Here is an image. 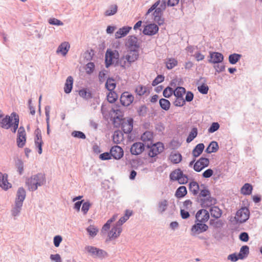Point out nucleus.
<instances>
[{"mask_svg":"<svg viewBox=\"0 0 262 262\" xmlns=\"http://www.w3.org/2000/svg\"><path fill=\"white\" fill-rule=\"evenodd\" d=\"M46 182L45 176L41 173L31 176L26 181V186L30 191L36 190L38 187L43 185Z\"/></svg>","mask_w":262,"mask_h":262,"instance_id":"1","label":"nucleus"},{"mask_svg":"<svg viewBox=\"0 0 262 262\" xmlns=\"http://www.w3.org/2000/svg\"><path fill=\"white\" fill-rule=\"evenodd\" d=\"M128 54L122 57L119 60V64L121 67L125 68L126 66L129 67V64L135 62L139 57L138 50L129 49Z\"/></svg>","mask_w":262,"mask_h":262,"instance_id":"2","label":"nucleus"},{"mask_svg":"<svg viewBox=\"0 0 262 262\" xmlns=\"http://www.w3.org/2000/svg\"><path fill=\"white\" fill-rule=\"evenodd\" d=\"M85 250L94 258L103 259L107 256V253L103 250L94 246H86Z\"/></svg>","mask_w":262,"mask_h":262,"instance_id":"3","label":"nucleus"},{"mask_svg":"<svg viewBox=\"0 0 262 262\" xmlns=\"http://www.w3.org/2000/svg\"><path fill=\"white\" fill-rule=\"evenodd\" d=\"M119 58V54L117 51L107 49L105 56L106 67L108 68L115 62H117Z\"/></svg>","mask_w":262,"mask_h":262,"instance_id":"4","label":"nucleus"},{"mask_svg":"<svg viewBox=\"0 0 262 262\" xmlns=\"http://www.w3.org/2000/svg\"><path fill=\"white\" fill-rule=\"evenodd\" d=\"M170 179L172 181H177L180 184H186L188 181L187 175L183 174L180 169H177L173 171L170 174Z\"/></svg>","mask_w":262,"mask_h":262,"instance_id":"5","label":"nucleus"},{"mask_svg":"<svg viewBox=\"0 0 262 262\" xmlns=\"http://www.w3.org/2000/svg\"><path fill=\"white\" fill-rule=\"evenodd\" d=\"M147 147L150 148L148 155L150 157H154L156 156L157 155L161 152L164 149L163 145L162 143L160 142L153 144L151 147H150L149 144H148Z\"/></svg>","mask_w":262,"mask_h":262,"instance_id":"6","label":"nucleus"},{"mask_svg":"<svg viewBox=\"0 0 262 262\" xmlns=\"http://www.w3.org/2000/svg\"><path fill=\"white\" fill-rule=\"evenodd\" d=\"M208 228L206 224L203 223L198 222L193 225L191 229V235L195 236L197 234L204 232L207 230Z\"/></svg>","mask_w":262,"mask_h":262,"instance_id":"7","label":"nucleus"},{"mask_svg":"<svg viewBox=\"0 0 262 262\" xmlns=\"http://www.w3.org/2000/svg\"><path fill=\"white\" fill-rule=\"evenodd\" d=\"M249 217V211L246 208L244 207L238 210L236 213V219L240 223L245 222Z\"/></svg>","mask_w":262,"mask_h":262,"instance_id":"8","label":"nucleus"},{"mask_svg":"<svg viewBox=\"0 0 262 262\" xmlns=\"http://www.w3.org/2000/svg\"><path fill=\"white\" fill-rule=\"evenodd\" d=\"M209 164V160L206 158H201L193 165V169L195 171L200 172Z\"/></svg>","mask_w":262,"mask_h":262,"instance_id":"9","label":"nucleus"},{"mask_svg":"<svg viewBox=\"0 0 262 262\" xmlns=\"http://www.w3.org/2000/svg\"><path fill=\"white\" fill-rule=\"evenodd\" d=\"M26 135L24 127L20 126L18 128L17 133V143L18 147H23L25 145L26 141Z\"/></svg>","mask_w":262,"mask_h":262,"instance_id":"10","label":"nucleus"},{"mask_svg":"<svg viewBox=\"0 0 262 262\" xmlns=\"http://www.w3.org/2000/svg\"><path fill=\"white\" fill-rule=\"evenodd\" d=\"M195 218L196 222L205 223L209 219V212L205 209H201L196 213Z\"/></svg>","mask_w":262,"mask_h":262,"instance_id":"11","label":"nucleus"},{"mask_svg":"<svg viewBox=\"0 0 262 262\" xmlns=\"http://www.w3.org/2000/svg\"><path fill=\"white\" fill-rule=\"evenodd\" d=\"M145 149V145L141 142L134 143L130 147V151L133 155H139Z\"/></svg>","mask_w":262,"mask_h":262,"instance_id":"12","label":"nucleus"},{"mask_svg":"<svg viewBox=\"0 0 262 262\" xmlns=\"http://www.w3.org/2000/svg\"><path fill=\"white\" fill-rule=\"evenodd\" d=\"M200 203L202 207L208 208L211 207L212 206L215 204L216 203V200L215 198L212 197L210 195L204 198H201Z\"/></svg>","mask_w":262,"mask_h":262,"instance_id":"13","label":"nucleus"},{"mask_svg":"<svg viewBox=\"0 0 262 262\" xmlns=\"http://www.w3.org/2000/svg\"><path fill=\"white\" fill-rule=\"evenodd\" d=\"M134 99V96L128 92H126L122 94L120 97V102L123 106H127L133 102Z\"/></svg>","mask_w":262,"mask_h":262,"instance_id":"14","label":"nucleus"},{"mask_svg":"<svg viewBox=\"0 0 262 262\" xmlns=\"http://www.w3.org/2000/svg\"><path fill=\"white\" fill-rule=\"evenodd\" d=\"M3 117L2 114H0V127L5 128L9 129L12 125V120L13 117L12 116H6L5 118L1 119Z\"/></svg>","mask_w":262,"mask_h":262,"instance_id":"15","label":"nucleus"},{"mask_svg":"<svg viewBox=\"0 0 262 262\" xmlns=\"http://www.w3.org/2000/svg\"><path fill=\"white\" fill-rule=\"evenodd\" d=\"M209 57L210 59L208 61L212 63H219L224 60V56L219 52H210Z\"/></svg>","mask_w":262,"mask_h":262,"instance_id":"16","label":"nucleus"},{"mask_svg":"<svg viewBox=\"0 0 262 262\" xmlns=\"http://www.w3.org/2000/svg\"><path fill=\"white\" fill-rule=\"evenodd\" d=\"M110 154L114 159L119 160L123 157L124 152L120 146L115 145L111 148Z\"/></svg>","mask_w":262,"mask_h":262,"instance_id":"17","label":"nucleus"},{"mask_svg":"<svg viewBox=\"0 0 262 262\" xmlns=\"http://www.w3.org/2000/svg\"><path fill=\"white\" fill-rule=\"evenodd\" d=\"M121 127L124 133H130L133 127V119L130 118L127 120H123L121 122Z\"/></svg>","mask_w":262,"mask_h":262,"instance_id":"18","label":"nucleus"},{"mask_svg":"<svg viewBox=\"0 0 262 262\" xmlns=\"http://www.w3.org/2000/svg\"><path fill=\"white\" fill-rule=\"evenodd\" d=\"M159 30L157 25L155 24H151L146 26L143 31V33L145 35H153L156 34Z\"/></svg>","mask_w":262,"mask_h":262,"instance_id":"19","label":"nucleus"},{"mask_svg":"<svg viewBox=\"0 0 262 262\" xmlns=\"http://www.w3.org/2000/svg\"><path fill=\"white\" fill-rule=\"evenodd\" d=\"M0 187L4 190L11 187V184L8 181V174L0 172Z\"/></svg>","mask_w":262,"mask_h":262,"instance_id":"20","label":"nucleus"},{"mask_svg":"<svg viewBox=\"0 0 262 262\" xmlns=\"http://www.w3.org/2000/svg\"><path fill=\"white\" fill-rule=\"evenodd\" d=\"M122 232V228L117 224L116 225L112 228L111 231L108 233V236L110 239H115L117 238Z\"/></svg>","mask_w":262,"mask_h":262,"instance_id":"21","label":"nucleus"},{"mask_svg":"<svg viewBox=\"0 0 262 262\" xmlns=\"http://www.w3.org/2000/svg\"><path fill=\"white\" fill-rule=\"evenodd\" d=\"M43 142L41 138V134L40 130L37 129L36 130V137L35 138V145L37 148L38 149V152L39 154L42 153V145Z\"/></svg>","mask_w":262,"mask_h":262,"instance_id":"22","label":"nucleus"},{"mask_svg":"<svg viewBox=\"0 0 262 262\" xmlns=\"http://www.w3.org/2000/svg\"><path fill=\"white\" fill-rule=\"evenodd\" d=\"M70 48V43L67 41L62 42L58 47L56 50V53H60L64 56L67 55Z\"/></svg>","mask_w":262,"mask_h":262,"instance_id":"23","label":"nucleus"},{"mask_svg":"<svg viewBox=\"0 0 262 262\" xmlns=\"http://www.w3.org/2000/svg\"><path fill=\"white\" fill-rule=\"evenodd\" d=\"M168 202L167 200L161 199L157 203V211L160 214H163L167 209Z\"/></svg>","mask_w":262,"mask_h":262,"instance_id":"24","label":"nucleus"},{"mask_svg":"<svg viewBox=\"0 0 262 262\" xmlns=\"http://www.w3.org/2000/svg\"><path fill=\"white\" fill-rule=\"evenodd\" d=\"M26 193L25 189L23 187L19 188L17 191L15 203H20V204L23 205V202L26 198Z\"/></svg>","mask_w":262,"mask_h":262,"instance_id":"25","label":"nucleus"},{"mask_svg":"<svg viewBox=\"0 0 262 262\" xmlns=\"http://www.w3.org/2000/svg\"><path fill=\"white\" fill-rule=\"evenodd\" d=\"M132 29L130 27H123L120 28L118 31L115 33V36L116 38H120L126 36L129 31Z\"/></svg>","mask_w":262,"mask_h":262,"instance_id":"26","label":"nucleus"},{"mask_svg":"<svg viewBox=\"0 0 262 262\" xmlns=\"http://www.w3.org/2000/svg\"><path fill=\"white\" fill-rule=\"evenodd\" d=\"M128 44L129 49L138 50L139 48V43L136 36H130L128 39Z\"/></svg>","mask_w":262,"mask_h":262,"instance_id":"27","label":"nucleus"},{"mask_svg":"<svg viewBox=\"0 0 262 262\" xmlns=\"http://www.w3.org/2000/svg\"><path fill=\"white\" fill-rule=\"evenodd\" d=\"M162 14L163 11L158 7L154 10L152 13L154 20L157 22L159 24H162L163 23V20L161 19Z\"/></svg>","mask_w":262,"mask_h":262,"instance_id":"28","label":"nucleus"},{"mask_svg":"<svg viewBox=\"0 0 262 262\" xmlns=\"http://www.w3.org/2000/svg\"><path fill=\"white\" fill-rule=\"evenodd\" d=\"M201 188L198 183L195 181L190 182L189 184V191L194 195H196L199 194V191Z\"/></svg>","mask_w":262,"mask_h":262,"instance_id":"29","label":"nucleus"},{"mask_svg":"<svg viewBox=\"0 0 262 262\" xmlns=\"http://www.w3.org/2000/svg\"><path fill=\"white\" fill-rule=\"evenodd\" d=\"M73 84V78L72 76L68 77L64 87V91L66 94L70 93L72 89Z\"/></svg>","mask_w":262,"mask_h":262,"instance_id":"30","label":"nucleus"},{"mask_svg":"<svg viewBox=\"0 0 262 262\" xmlns=\"http://www.w3.org/2000/svg\"><path fill=\"white\" fill-rule=\"evenodd\" d=\"M209 211L211 216L216 219H219L222 214V210L217 206L211 207Z\"/></svg>","mask_w":262,"mask_h":262,"instance_id":"31","label":"nucleus"},{"mask_svg":"<svg viewBox=\"0 0 262 262\" xmlns=\"http://www.w3.org/2000/svg\"><path fill=\"white\" fill-rule=\"evenodd\" d=\"M118 6L116 4H113L108 7L104 12V15L110 16L115 15L118 11Z\"/></svg>","mask_w":262,"mask_h":262,"instance_id":"32","label":"nucleus"},{"mask_svg":"<svg viewBox=\"0 0 262 262\" xmlns=\"http://www.w3.org/2000/svg\"><path fill=\"white\" fill-rule=\"evenodd\" d=\"M203 143H199L196 145L192 150V155L194 158L199 157L203 152L204 149Z\"/></svg>","mask_w":262,"mask_h":262,"instance_id":"33","label":"nucleus"},{"mask_svg":"<svg viewBox=\"0 0 262 262\" xmlns=\"http://www.w3.org/2000/svg\"><path fill=\"white\" fill-rule=\"evenodd\" d=\"M219 145L216 141H212L205 150V152L210 154L215 152L219 149Z\"/></svg>","mask_w":262,"mask_h":262,"instance_id":"34","label":"nucleus"},{"mask_svg":"<svg viewBox=\"0 0 262 262\" xmlns=\"http://www.w3.org/2000/svg\"><path fill=\"white\" fill-rule=\"evenodd\" d=\"M51 107L50 106L47 105L45 107V114H46V121L47 123V133L48 135L50 134V112Z\"/></svg>","mask_w":262,"mask_h":262,"instance_id":"35","label":"nucleus"},{"mask_svg":"<svg viewBox=\"0 0 262 262\" xmlns=\"http://www.w3.org/2000/svg\"><path fill=\"white\" fill-rule=\"evenodd\" d=\"M209 223L211 226L216 229L221 228L224 225V222L221 220L211 219Z\"/></svg>","mask_w":262,"mask_h":262,"instance_id":"36","label":"nucleus"},{"mask_svg":"<svg viewBox=\"0 0 262 262\" xmlns=\"http://www.w3.org/2000/svg\"><path fill=\"white\" fill-rule=\"evenodd\" d=\"M187 194V189L185 186L179 187L176 190L175 195L178 198L184 197Z\"/></svg>","mask_w":262,"mask_h":262,"instance_id":"37","label":"nucleus"},{"mask_svg":"<svg viewBox=\"0 0 262 262\" xmlns=\"http://www.w3.org/2000/svg\"><path fill=\"white\" fill-rule=\"evenodd\" d=\"M200 192L199 194L200 199L201 198H204L210 195V192L209 190L204 185H201V188L200 189Z\"/></svg>","mask_w":262,"mask_h":262,"instance_id":"38","label":"nucleus"},{"mask_svg":"<svg viewBox=\"0 0 262 262\" xmlns=\"http://www.w3.org/2000/svg\"><path fill=\"white\" fill-rule=\"evenodd\" d=\"M23 205L20 204V203H15V205L13 207L11 210V214L13 216H18L22 207Z\"/></svg>","mask_w":262,"mask_h":262,"instance_id":"39","label":"nucleus"},{"mask_svg":"<svg viewBox=\"0 0 262 262\" xmlns=\"http://www.w3.org/2000/svg\"><path fill=\"white\" fill-rule=\"evenodd\" d=\"M170 161L174 164L180 163L182 160V156L179 153H172L169 157Z\"/></svg>","mask_w":262,"mask_h":262,"instance_id":"40","label":"nucleus"},{"mask_svg":"<svg viewBox=\"0 0 262 262\" xmlns=\"http://www.w3.org/2000/svg\"><path fill=\"white\" fill-rule=\"evenodd\" d=\"M241 57L242 55L237 53L230 54L229 56V61L231 64H234L239 60Z\"/></svg>","mask_w":262,"mask_h":262,"instance_id":"41","label":"nucleus"},{"mask_svg":"<svg viewBox=\"0 0 262 262\" xmlns=\"http://www.w3.org/2000/svg\"><path fill=\"white\" fill-rule=\"evenodd\" d=\"M252 190V186L248 183H246L241 188V193L244 195H249Z\"/></svg>","mask_w":262,"mask_h":262,"instance_id":"42","label":"nucleus"},{"mask_svg":"<svg viewBox=\"0 0 262 262\" xmlns=\"http://www.w3.org/2000/svg\"><path fill=\"white\" fill-rule=\"evenodd\" d=\"M159 104L161 107L165 111H168L170 108V103L169 100L166 99L162 98L160 99Z\"/></svg>","mask_w":262,"mask_h":262,"instance_id":"43","label":"nucleus"},{"mask_svg":"<svg viewBox=\"0 0 262 262\" xmlns=\"http://www.w3.org/2000/svg\"><path fill=\"white\" fill-rule=\"evenodd\" d=\"M166 68L170 70L173 68L175 66L177 65L178 61L177 60L173 58H170L167 59L165 62Z\"/></svg>","mask_w":262,"mask_h":262,"instance_id":"44","label":"nucleus"},{"mask_svg":"<svg viewBox=\"0 0 262 262\" xmlns=\"http://www.w3.org/2000/svg\"><path fill=\"white\" fill-rule=\"evenodd\" d=\"M249 247L247 246H244L242 247L240 249L238 256L241 259H242L247 256L249 253Z\"/></svg>","mask_w":262,"mask_h":262,"instance_id":"45","label":"nucleus"},{"mask_svg":"<svg viewBox=\"0 0 262 262\" xmlns=\"http://www.w3.org/2000/svg\"><path fill=\"white\" fill-rule=\"evenodd\" d=\"M12 117H13L14 123H12L13 132L15 133L18 127L19 124V117L15 113L11 114Z\"/></svg>","mask_w":262,"mask_h":262,"instance_id":"46","label":"nucleus"},{"mask_svg":"<svg viewBox=\"0 0 262 262\" xmlns=\"http://www.w3.org/2000/svg\"><path fill=\"white\" fill-rule=\"evenodd\" d=\"M79 95L80 97L87 100L92 98V95L91 92L84 89L80 90L79 91Z\"/></svg>","mask_w":262,"mask_h":262,"instance_id":"47","label":"nucleus"},{"mask_svg":"<svg viewBox=\"0 0 262 262\" xmlns=\"http://www.w3.org/2000/svg\"><path fill=\"white\" fill-rule=\"evenodd\" d=\"M116 87V83L113 79L108 78L107 79L106 83H105V88L109 91H113Z\"/></svg>","mask_w":262,"mask_h":262,"instance_id":"48","label":"nucleus"},{"mask_svg":"<svg viewBox=\"0 0 262 262\" xmlns=\"http://www.w3.org/2000/svg\"><path fill=\"white\" fill-rule=\"evenodd\" d=\"M186 92V90L183 87H178L173 91V94L175 97H183L184 94Z\"/></svg>","mask_w":262,"mask_h":262,"instance_id":"49","label":"nucleus"},{"mask_svg":"<svg viewBox=\"0 0 262 262\" xmlns=\"http://www.w3.org/2000/svg\"><path fill=\"white\" fill-rule=\"evenodd\" d=\"M198 135V129L194 127L192 129L191 132L189 133L188 137L186 139V142L187 143L191 142Z\"/></svg>","mask_w":262,"mask_h":262,"instance_id":"50","label":"nucleus"},{"mask_svg":"<svg viewBox=\"0 0 262 262\" xmlns=\"http://www.w3.org/2000/svg\"><path fill=\"white\" fill-rule=\"evenodd\" d=\"M118 98V95L114 91H110L107 96V99L110 103L115 102Z\"/></svg>","mask_w":262,"mask_h":262,"instance_id":"51","label":"nucleus"},{"mask_svg":"<svg viewBox=\"0 0 262 262\" xmlns=\"http://www.w3.org/2000/svg\"><path fill=\"white\" fill-rule=\"evenodd\" d=\"M152 138V134L150 132H146L141 136V140L144 142H151Z\"/></svg>","mask_w":262,"mask_h":262,"instance_id":"52","label":"nucleus"},{"mask_svg":"<svg viewBox=\"0 0 262 262\" xmlns=\"http://www.w3.org/2000/svg\"><path fill=\"white\" fill-rule=\"evenodd\" d=\"M122 134L119 132H115L113 137V141L116 144H119L122 141Z\"/></svg>","mask_w":262,"mask_h":262,"instance_id":"53","label":"nucleus"},{"mask_svg":"<svg viewBox=\"0 0 262 262\" xmlns=\"http://www.w3.org/2000/svg\"><path fill=\"white\" fill-rule=\"evenodd\" d=\"M86 231L92 237H94L97 234L98 230L93 226H90L86 228Z\"/></svg>","mask_w":262,"mask_h":262,"instance_id":"54","label":"nucleus"},{"mask_svg":"<svg viewBox=\"0 0 262 262\" xmlns=\"http://www.w3.org/2000/svg\"><path fill=\"white\" fill-rule=\"evenodd\" d=\"M147 88L145 86L142 85H138L136 89V92L137 94L139 96L143 95L146 92Z\"/></svg>","mask_w":262,"mask_h":262,"instance_id":"55","label":"nucleus"},{"mask_svg":"<svg viewBox=\"0 0 262 262\" xmlns=\"http://www.w3.org/2000/svg\"><path fill=\"white\" fill-rule=\"evenodd\" d=\"M48 23L50 25H54V26H59L63 25V23L61 21H60V20H59L57 18H49L48 20Z\"/></svg>","mask_w":262,"mask_h":262,"instance_id":"56","label":"nucleus"},{"mask_svg":"<svg viewBox=\"0 0 262 262\" xmlns=\"http://www.w3.org/2000/svg\"><path fill=\"white\" fill-rule=\"evenodd\" d=\"M91 205L92 204L89 201L82 203L81 211L84 214H86L88 213Z\"/></svg>","mask_w":262,"mask_h":262,"instance_id":"57","label":"nucleus"},{"mask_svg":"<svg viewBox=\"0 0 262 262\" xmlns=\"http://www.w3.org/2000/svg\"><path fill=\"white\" fill-rule=\"evenodd\" d=\"M185 104L184 97H176L174 104L177 106H182Z\"/></svg>","mask_w":262,"mask_h":262,"instance_id":"58","label":"nucleus"},{"mask_svg":"<svg viewBox=\"0 0 262 262\" xmlns=\"http://www.w3.org/2000/svg\"><path fill=\"white\" fill-rule=\"evenodd\" d=\"M72 136L75 138L84 139L86 138L85 134L80 131H73Z\"/></svg>","mask_w":262,"mask_h":262,"instance_id":"59","label":"nucleus"},{"mask_svg":"<svg viewBox=\"0 0 262 262\" xmlns=\"http://www.w3.org/2000/svg\"><path fill=\"white\" fill-rule=\"evenodd\" d=\"M173 94V90L170 87L166 88L163 91V94L165 98L170 97Z\"/></svg>","mask_w":262,"mask_h":262,"instance_id":"60","label":"nucleus"},{"mask_svg":"<svg viewBox=\"0 0 262 262\" xmlns=\"http://www.w3.org/2000/svg\"><path fill=\"white\" fill-rule=\"evenodd\" d=\"M16 166L19 174H22L24 171V163L23 161L20 159H18L16 162Z\"/></svg>","mask_w":262,"mask_h":262,"instance_id":"61","label":"nucleus"},{"mask_svg":"<svg viewBox=\"0 0 262 262\" xmlns=\"http://www.w3.org/2000/svg\"><path fill=\"white\" fill-rule=\"evenodd\" d=\"M220 125L217 122H213L211 125L210 127L208 128V132L209 133H213L219 129Z\"/></svg>","mask_w":262,"mask_h":262,"instance_id":"62","label":"nucleus"},{"mask_svg":"<svg viewBox=\"0 0 262 262\" xmlns=\"http://www.w3.org/2000/svg\"><path fill=\"white\" fill-rule=\"evenodd\" d=\"M198 91L203 94H207L208 93L209 88L204 84H202L198 87Z\"/></svg>","mask_w":262,"mask_h":262,"instance_id":"63","label":"nucleus"},{"mask_svg":"<svg viewBox=\"0 0 262 262\" xmlns=\"http://www.w3.org/2000/svg\"><path fill=\"white\" fill-rule=\"evenodd\" d=\"M164 80V77L162 75H159L153 80L152 85L156 86L159 83L163 82Z\"/></svg>","mask_w":262,"mask_h":262,"instance_id":"64","label":"nucleus"}]
</instances>
